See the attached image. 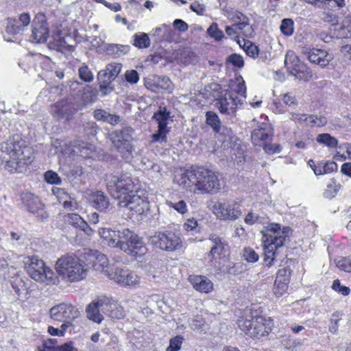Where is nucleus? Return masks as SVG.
Wrapping results in <instances>:
<instances>
[{"label":"nucleus","mask_w":351,"mask_h":351,"mask_svg":"<svg viewBox=\"0 0 351 351\" xmlns=\"http://www.w3.org/2000/svg\"><path fill=\"white\" fill-rule=\"evenodd\" d=\"M98 233L109 246L118 248L128 255L137 258L147 253V249L143 239L128 228L113 230L101 228Z\"/></svg>","instance_id":"f257e3e1"},{"label":"nucleus","mask_w":351,"mask_h":351,"mask_svg":"<svg viewBox=\"0 0 351 351\" xmlns=\"http://www.w3.org/2000/svg\"><path fill=\"white\" fill-rule=\"evenodd\" d=\"M1 149L2 160L5 162V168L11 173L30 164L33 160L32 149L26 146L18 136H13L3 143Z\"/></svg>","instance_id":"f03ea898"},{"label":"nucleus","mask_w":351,"mask_h":351,"mask_svg":"<svg viewBox=\"0 0 351 351\" xmlns=\"http://www.w3.org/2000/svg\"><path fill=\"white\" fill-rule=\"evenodd\" d=\"M55 269L64 280L75 282L85 278L88 266L76 254H69L62 256L57 260Z\"/></svg>","instance_id":"7ed1b4c3"},{"label":"nucleus","mask_w":351,"mask_h":351,"mask_svg":"<svg viewBox=\"0 0 351 351\" xmlns=\"http://www.w3.org/2000/svg\"><path fill=\"white\" fill-rule=\"evenodd\" d=\"M291 230L289 226H284L281 228L279 224L271 223L261 231L265 254L264 259L267 263V265H271L276 250L278 247L282 246L289 239Z\"/></svg>","instance_id":"20e7f679"},{"label":"nucleus","mask_w":351,"mask_h":351,"mask_svg":"<svg viewBox=\"0 0 351 351\" xmlns=\"http://www.w3.org/2000/svg\"><path fill=\"white\" fill-rule=\"evenodd\" d=\"M237 324L243 332L255 337L267 335L274 326L271 317L258 315L256 311L250 309L244 311Z\"/></svg>","instance_id":"39448f33"},{"label":"nucleus","mask_w":351,"mask_h":351,"mask_svg":"<svg viewBox=\"0 0 351 351\" xmlns=\"http://www.w3.org/2000/svg\"><path fill=\"white\" fill-rule=\"evenodd\" d=\"M110 194L116 199H126L134 193H138V180L128 174L114 176L107 184Z\"/></svg>","instance_id":"423d86ee"},{"label":"nucleus","mask_w":351,"mask_h":351,"mask_svg":"<svg viewBox=\"0 0 351 351\" xmlns=\"http://www.w3.org/2000/svg\"><path fill=\"white\" fill-rule=\"evenodd\" d=\"M208 241L210 243V250L206 258L209 265L217 270H223L229 261L230 247L228 242L216 234H211Z\"/></svg>","instance_id":"0eeeda50"},{"label":"nucleus","mask_w":351,"mask_h":351,"mask_svg":"<svg viewBox=\"0 0 351 351\" xmlns=\"http://www.w3.org/2000/svg\"><path fill=\"white\" fill-rule=\"evenodd\" d=\"M23 262L27 273L34 280L47 285L55 282L53 271L38 256H27Z\"/></svg>","instance_id":"6e6552de"},{"label":"nucleus","mask_w":351,"mask_h":351,"mask_svg":"<svg viewBox=\"0 0 351 351\" xmlns=\"http://www.w3.org/2000/svg\"><path fill=\"white\" fill-rule=\"evenodd\" d=\"M221 189L219 173L204 167H197V193H216Z\"/></svg>","instance_id":"1a4fd4ad"},{"label":"nucleus","mask_w":351,"mask_h":351,"mask_svg":"<svg viewBox=\"0 0 351 351\" xmlns=\"http://www.w3.org/2000/svg\"><path fill=\"white\" fill-rule=\"evenodd\" d=\"M149 241L155 247L167 252L179 250L183 247V240L178 231L157 232L149 237Z\"/></svg>","instance_id":"9d476101"},{"label":"nucleus","mask_w":351,"mask_h":351,"mask_svg":"<svg viewBox=\"0 0 351 351\" xmlns=\"http://www.w3.org/2000/svg\"><path fill=\"white\" fill-rule=\"evenodd\" d=\"M133 130L131 128H125L121 130L114 131L110 134V138L114 147L123 154V156L128 158L134 151L132 145Z\"/></svg>","instance_id":"9b49d317"},{"label":"nucleus","mask_w":351,"mask_h":351,"mask_svg":"<svg viewBox=\"0 0 351 351\" xmlns=\"http://www.w3.org/2000/svg\"><path fill=\"white\" fill-rule=\"evenodd\" d=\"M285 64L289 73L299 80L306 81L312 76L310 69L299 60L293 51L287 52Z\"/></svg>","instance_id":"f8f14e48"},{"label":"nucleus","mask_w":351,"mask_h":351,"mask_svg":"<svg viewBox=\"0 0 351 351\" xmlns=\"http://www.w3.org/2000/svg\"><path fill=\"white\" fill-rule=\"evenodd\" d=\"M212 210L221 220H236L241 215L240 205L234 201H217L214 203Z\"/></svg>","instance_id":"ddd939ff"},{"label":"nucleus","mask_w":351,"mask_h":351,"mask_svg":"<svg viewBox=\"0 0 351 351\" xmlns=\"http://www.w3.org/2000/svg\"><path fill=\"white\" fill-rule=\"evenodd\" d=\"M108 278L122 287L132 288L140 283L139 276L126 267L115 266Z\"/></svg>","instance_id":"4468645a"},{"label":"nucleus","mask_w":351,"mask_h":351,"mask_svg":"<svg viewBox=\"0 0 351 351\" xmlns=\"http://www.w3.org/2000/svg\"><path fill=\"white\" fill-rule=\"evenodd\" d=\"M52 319L62 322L63 327L70 326L72 321L77 317V311L71 304L61 303L53 306L49 311Z\"/></svg>","instance_id":"2eb2a0df"},{"label":"nucleus","mask_w":351,"mask_h":351,"mask_svg":"<svg viewBox=\"0 0 351 351\" xmlns=\"http://www.w3.org/2000/svg\"><path fill=\"white\" fill-rule=\"evenodd\" d=\"M121 207L127 208L133 214L138 215H145L149 210V202L145 195L134 193L126 199L121 200Z\"/></svg>","instance_id":"dca6fc26"},{"label":"nucleus","mask_w":351,"mask_h":351,"mask_svg":"<svg viewBox=\"0 0 351 351\" xmlns=\"http://www.w3.org/2000/svg\"><path fill=\"white\" fill-rule=\"evenodd\" d=\"M49 36V28L45 16L43 13L36 15L32 23V33L31 38L36 43H44Z\"/></svg>","instance_id":"f3484780"},{"label":"nucleus","mask_w":351,"mask_h":351,"mask_svg":"<svg viewBox=\"0 0 351 351\" xmlns=\"http://www.w3.org/2000/svg\"><path fill=\"white\" fill-rule=\"evenodd\" d=\"M256 127L252 132V140L254 144L259 145L261 142L270 140L273 136V128L266 117H261Z\"/></svg>","instance_id":"a211bd4d"},{"label":"nucleus","mask_w":351,"mask_h":351,"mask_svg":"<svg viewBox=\"0 0 351 351\" xmlns=\"http://www.w3.org/2000/svg\"><path fill=\"white\" fill-rule=\"evenodd\" d=\"M22 200L27 210L34 214L38 219L44 220L48 217V214L45 210L44 205L40 202L38 197L32 193H25L23 195Z\"/></svg>","instance_id":"6ab92c4d"},{"label":"nucleus","mask_w":351,"mask_h":351,"mask_svg":"<svg viewBox=\"0 0 351 351\" xmlns=\"http://www.w3.org/2000/svg\"><path fill=\"white\" fill-rule=\"evenodd\" d=\"M145 85L147 89L152 92H160L167 90L172 92L173 85L170 79L165 76L152 75L145 79Z\"/></svg>","instance_id":"aec40b11"},{"label":"nucleus","mask_w":351,"mask_h":351,"mask_svg":"<svg viewBox=\"0 0 351 351\" xmlns=\"http://www.w3.org/2000/svg\"><path fill=\"white\" fill-rule=\"evenodd\" d=\"M88 255L94 269L109 277V274L112 271L116 265H110L107 256L98 251L90 250Z\"/></svg>","instance_id":"412c9836"},{"label":"nucleus","mask_w":351,"mask_h":351,"mask_svg":"<svg viewBox=\"0 0 351 351\" xmlns=\"http://www.w3.org/2000/svg\"><path fill=\"white\" fill-rule=\"evenodd\" d=\"M303 53L311 63L319 65L322 67L326 66L333 59L331 54L322 49H306L303 51Z\"/></svg>","instance_id":"4be33fe9"},{"label":"nucleus","mask_w":351,"mask_h":351,"mask_svg":"<svg viewBox=\"0 0 351 351\" xmlns=\"http://www.w3.org/2000/svg\"><path fill=\"white\" fill-rule=\"evenodd\" d=\"M290 276L291 270L289 268H282L278 271L273 288L275 295L280 297L287 292Z\"/></svg>","instance_id":"5701e85b"},{"label":"nucleus","mask_w":351,"mask_h":351,"mask_svg":"<svg viewBox=\"0 0 351 351\" xmlns=\"http://www.w3.org/2000/svg\"><path fill=\"white\" fill-rule=\"evenodd\" d=\"M197 180V167L186 169L182 172L180 176L175 177V180L180 186L193 191L194 193L195 190H196Z\"/></svg>","instance_id":"b1692460"},{"label":"nucleus","mask_w":351,"mask_h":351,"mask_svg":"<svg viewBox=\"0 0 351 351\" xmlns=\"http://www.w3.org/2000/svg\"><path fill=\"white\" fill-rule=\"evenodd\" d=\"M242 103L238 98L232 97V95H228L226 92L217 99V106L222 114H233L235 109Z\"/></svg>","instance_id":"393cba45"},{"label":"nucleus","mask_w":351,"mask_h":351,"mask_svg":"<svg viewBox=\"0 0 351 351\" xmlns=\"http://www.w3.org/2000/svg\"><path fill=\"white\" fill-rule=\"evenodd\" d=\"M290 119L298 123H304L310 127H322L327 123V119L324 116L307 115L301 113H291Z\"/></svg>","instance_id":"a878e982"},{"label":"nucleus","mask_w":351,"mask_h":351,"mask_svg":"<svg viewBox=\"0 0 351 351\" xmlns=\"http://www.w3.org/2000/svg\"><path fill=\"white\" fill-rule=\"evenodd\" d=\"M107 305L108 299L106 298L92 302L86 309L87 317L94 322L101 323L104 317L100 312L104 311Z\"/></svg>","instance_id":"bb28decb"},{"label":"nucleus","mask_w":351,"mask_h":351,"mask_svg":"<svg viewBox=\"0 0 351 351\" xmlns=\"http://www.w3.org/2000/svg\"><path fill=\"white\" fill-rule=\"evenodd\" d=\"M73 39L71 36L65 31L57 30L52 36L51 45L58 51L68 50L71 51L73 48L72 43Z\"/></svg>","instance_id":"cd10ccee"},{"label":"nucleus","mask_w":351,"mask_h":351,"mask_svg":"<svg viewBox=\"0 0 351 351\" xmlns=\"http://www.w3.org/2000/svg\"><path fill=\"white\" fill-rule=\"evenodd\" d=\"M189 280L193 287L201 293H210L213 289V283L204 276H190Z\"/></svg>","instance_id":"c85d7f7f"},{"label":"nucleus","mask_w":351,"mask_h":351,"mask_svg":"<svg viewBox=\"0 0 351 351\" xmlns=\"http://www.w3.org/2000/svg\"><path fill=\"white\" fill-rule=\"evenodd\" d=\"M281 101H274L273 110L277 113H284L287 109V107H294L297 105L298 101L295 95L291 93H287L280 95Z\"/></svg>","instance_id":"c756f323"},{"label":"nucleus","mask_w":351,"mask_h":351,"mask_svg":"<svg viewBox=\"0 0 351 351\" xmlns=\"http://www.w3.org/2000/svg\"><path fill=\"white\" fill-rule=\"evenodd\" d=\"M122 64L117 62H112L108 64L104 70L100 71L98 73L99 80L104 77L106 82H112L121 73Z\"/></svg>","instance_id":"7c9ffc66"},{"label":"nucleus","mask_w":351,"mask_h":351,"mask_svg":"<svg viewBox=\"0 0 351 351\" xmlns=\"http://www.w3.org/2000/svg\"><path fill=\"white\" fill-rule=\"evenodd\" d=\"M230 90L226 91L228 95H232V97L238 98L243 104L245 99L246 86L242 78H237L232 81L229 85Z\"/></svg>","instance_id":"2f4dec72"},{"label":"nucleus","mask_w":351,"mask_h":351,"mask_svg":"<svg viewBox=\"0 0 351 351\" xmlns=\"http://www.w3.org/2000/svg\"><path fill=\"white\" fill-rule=\"evenodd\" d=\"M64 221L71 226L83 230L88 235H91L93 233V230L89 227L87 222L77 213H69L64 215Z\"/></svg>","instance_id":"473e14b6"},{"label":"nucleus","mask_w":351,"mask_h":351,"mask_svg":"<svg viewBox=\"0 0 351 351\" xmlns=\"http://www.w3.org/2000/svg\"><path fill=\"white\" fill-rule=\"evenodd\" d=\"M233 21L239 34H243L244 36H251L252 29L250 26L249 19L245 15L239 12Z\"/></svg>","instance_id":"72a5a7b5"},{"label":"nucleus","mask_w":351,"mask_h":351,"mask_svg":"<svg viewBox=\"0 0 351 351\" xmlns=\"http://www.w3.org/2000/svg\"><path fill=\"white\" fill-rule=\"evenodd\" d=\"M91 204L100 212H106L110 205L108 197L101 191H96L92 194Z\"/></svg>","instance_id":"f704fd0d"},{"label":"nucleus","mask_w":351,"mask_h":351,"mask_svg":"<svg viewBox=\"0 0 351 351\" xmlns=\"http://www.w3.org/2000/svg\"><path fill=\"white\" fill-rule=\"evenodd\" d=\"M24 30L23 27H21L16 19H9L5 29V34L4 35V39L8 42H12L13 40L11 36L22 34Z\"/></svg>","instance_id":"c9c22d12"},{"label":"nucleus","mask_w":351,"mask_h":351,"mask_svg":"<svg viewBox=\"0 0 351 351\" xmlns=\"http://www.w3.org/2000/svg\"><path fill=\"white\" fill-rule=\"evenodd\" d=\"M56 112L57 113L58 117L65 118L69 119V117L75 114L77 108L75 107L73 104L66 103L64 104H57L55 106Z\"/></svg>","instance_id":"e433bc0d"},{"label":"nucleus","mask_w":351,"mask_h":351,"mask_svg":"<svg viewBox=\"0 0 351 351\" xmlns=\"http://www.w3.org/2000/svg\"><path fill=\"white\" fill-rule=\"evenodd\" d=\"M153 118L157 121L158 127L168 128L167 125L171 121L170 112L165 107H160L154 114Z\"/></svg>","instance_id":"4c0bfd02"},{"label":"nucleus","mask_w":351,"mask_h":351,"mask_svg":"<svg viewBox=\"0 0 351 351\" xmlns=\"http://www.w3.org/2000/svg\"><path fill=\"white\" fill-rule=\"evenodd\" d=\"M94 117L97 121H102L113 125L117 124L119 122V116L110 114L106 110L101 109L97 110L94 112Z\"/></svg>","instance_id":"58836bf2"},{"label":"nucleus","mask_w":351,"mask_h":351,"mask_svg":"<svg viewBox=\"0 0 351 351\" xmlns=\"http://www.w3.org/2000/svg\"><path fill=\"white\" fill-rule=\"evenodd\" d=\"M72 152L74 154H79L83 158H92L94 156L95 147L92 144L83 142L78 145H75V149Z\"/></svg>","instance_id":"ea45409f"},{"label":"nucleus","mask_w":351,"mask_h":351,"mask_svg":"<svg viewBox=\"0 0 351 351\" xmlns=\"http://www.w3.org/2000/svg\"><path fill=\"white\" fill-rule=\"evenodd\" d=\"M317 142L330 149L335 148L338 145V141L335 137L328 133L319 134L316 138Z\"/></svg>","instance_id":"a19ab883"},{"label":"nucleus","mask_w":351,"mask_h":351,"mask_svg":"<svg viewBox=\"0 0 351 351\" xmlns=\"http://www.w3.org/2000/svg\"><path fill=\"white\" fill-rule=\"evenodd\" d=\"M165 205L169 209H173L178 213L184 215L188 212V206L186 202L183 199L176 200H166Z\"/></svg>","instance_id":"79ce46f5"},{"label":"nucleus","mask_w":351,"mask_h":351,"mask_svg":"<svg viewBox=\"0 0 351 351\" xmlns=\"http://www.w3.org/2000/svg\"><path fill=\"white\" fill-rule=\"evenodd\" d=\"M130 49L129 45L110 44L107 47L106 50L108 54L118 58L128 53Z\"/></svg>","instance_id":"37998d69"},{"label":"nucleus","mask_w":351,"mask_h":351,"mask_svg":"<svg viewBox=\"0 0 351 351\" xmlns=\"http://www.w3.org/2000/svg\"><path fill=\"white\" fill-rule=\"evenodd\" d=\"M150 39L147 34L139 33L134 35L133 45L136 47L138 49L147 48L150 46Z\"/></svg>","instance_id":"c03bdc74"},{"label":"nucleus","mask_w":351,"mask_h":351,"mask_svg":"<svg viewBox=\"0 0 351 351\" xmlns=\"http://www.w3.org/2000/svg\"><path fill=\"white\" fill-rule=\"evenodd\" d=\"M311 162L314 163V162L313 160H309L308 164L311 165L315 174L317 176L328 173L330 172V171H332L334 168H336L337 167L336 163L333 162L325 164L324 165L322 164H318L317 165H314L313 167L311 165Z\"/></svg>","instance_id":"a18cd8bd"},{"label":"nucleus","mask_w":351,"mask_h":351,"mask_svg":"<svg viewBox=\"0 0 351 351\" xmlns=\"http://www.w3.org/2000/svg\"><path fill=\"white\" fill-rule=\"evenodd\" d=\"M337 36L343 38H351V16L346 17L337 31Z\"/></svg>","instance_id":"49530a36"},{"label":"nucleus","mask_w":351,"mask_h":351,"mask_svg":"<svg viewBox=\"0 0 351 351\" xmlns=\"http://www.w3.org/2000/svg\"><path fill=\"white\" fill-rule=\"evenodd\" d=\"M97 93L95 89L87 86L83 91L82 99L84 104L93 102L97 99Z\"/></svg>","instance_id":"de8ad7c7"},{"label":"nucleus","mask_w":351,"mask_h":351,"mask_svg":"<svg viewBox=\"0 0 351 351\" xmlns=\"http://www.w3.org/2000/svg\"><path fill=\"white\" fill-rule=\"evenodd\" d=\"M206 123L211 126L214 131L218 132L220 128V120L216 113L213 112H207Z\"/></svg>","instance_id":"09e8293b"},{"label":"nucleus","mask_w":351,"mask_h":351,"mask_svg":"<svg viewBox=\"0 0 351 351\" xmlns=\"http://www.w3.org/2000/svg\"><path fill=\"white\" fill-rule=\"evenodd\" d=\"M207 34L216 41H220L224 36L223 32L215 23H212L207 29Z\"/></svg>","instance_id":"8fccbe9b"},{"label":"nucleus","mask_w":351,"mask_h":351,"mask_svg":"<svg viewBox=\"0 0 351 351\" xmlns=\"http://www.w3.org/2000/svg\"><path fill=\"white\" fill-rule=\"evenodd\" d=\"M336 266L341 271L351 272V255L338 258L336 261Z\"/></svg>","instance_id":"3c124183"},{"label":"nucleus","mask_w":351,"mask_h":351,"mask_svg":"<svg viewBox=\"0 0 351 351\" xmlns=\"http://www.w3.org/2000/svg\"><path fill=\"white\" fill-rule=\"evenodd\" d=\"M158 131L152 136V142L166 143L167 141V134L169 132V128L158 127Z\"/></svg>","instance_id":"603ef678"},{"label":"nucleus","mask_w":351,"mask_h":351,"mask_svg":"<svg viewBox=\"0 0 351 351\" xmlns=\"http://www.w3.org/2000/svg\"><path fill=\"white\" fill-rule=\"evenodd\" d=\"M58 346L56 339H47L43 341L40 346L38 348V351H57Z\"/></svg>","instance_id":"864d4df0"},{"label":"nucleus","mask_w":351,"mask_h":351,"mask_svg":"<svg viewBox=\"0 0 351 351\" xmlns=\"http://www.w3.org/2000/svg\"><path fill=\"white\" fill-rule=\"evenodd\" d=\"M183 341L184 338L181 335H177L171 338L166 351H179L181 349Z\"/></svg>","instance_id":"5fc2aeb1"},{"label":"nucleus","mask_w":351,"mask_h":351,"mask_svg":"<svg viewBox=\"0 0 351 351\" xmlns=\"http://www.w3.org/2000/svg\"><path fill=\"white\" fill-rule=\"evenodd\" d=\"M52 192L54 195L57 197L59 202L62 204L66 199L69 198H72L71 194L68 193L65 189L59 188V187H53L52 189Z\"/></svg>","instance_id":"6e6d98bb"},{"label":"nucleus","mask_w":351,"mask_h":351,"mask_svg":"<svg viewBox=\"0 0 351 351\" xmlns=\"http://www.w3.org/2000/svg\"><path fill=\"white\" fill-rule=\"evenodd\" d=\"M282 33L286 36H291L293 33V21L291 19H285L280 25Z\"/></svg>","instance_id":"4d7b16f0"},{"label":"nucleus","mask_w":351,"mask_h":351,"mask_svg":"<svg viewBox=\"0 0 351 351\" xmlns=\"http://www.w3.org/2000/svg\"><path fill=\"white\" fill-rule=\"evenodd\" d=\"M340 55L343 62L351 65V45H344L341 47Z\"/></svg>","instance_id":"13d9d810"},{"label":"nucleus","mask_w":351,"mask_h":351,"mask_svg":"<svg viewBox=\"0 0 351 351\" xmlns=\"http://www.w3.org/2000/svg\"><path fill=\"white\" fill-rule=\"evenodd\" d=\"M243 257L247 262L255 263L256 262L259 256L257 253L251 247H245L243 251Z\"/></svg>","instance_id":"bf43d9fd"},{"label":"nucleus","mask_w":351,"mask_h":351,"mask_svg":"<svg viewBox=\"0 0 351 351\" xmlns=\"http://www.w3.org/2000/svg\"><path fill=\"white\" fill-rule=\"evenodd\" d=\"M243 49L250 57L255 58L258 55V47L250 41H245L244 43Z\"/></svg>","instance_id":"052dcab7"},{"label":"nucleus","mask_w":351,"mask_h":351,"mask_svg":"<svg viewBox=\"0 0 351 351\" xmlns=\"http://www.w3.org/2000/svg\"><path fill=\"white\" fill-rule=\"evenodd\" d=\"M341 319V315L339 313H335L332 315L329 324V331L330 332L333 334L337 332Z\"/></svg>","instance_id":"680f3d73"},{"label":"nucleus","mask_w":351,"mask_h":351,"mask_svg":"<svg viewBox=\"0 0 351 351\" xmlns=\"http://www.w3.org/2000/svg\"><path fill=\"white\" fill-rule=\"evenodd\" d=\"M332 288L336 292L341 294L343 296H347L350 293V289L348 287H346L341 285L340 280L339 279H336L334 280Z\"/></svg>","instance_id":"e2e57ef3"},{"label":"nucleus","mask_w":351,"mask_h":351,"mask_svg":"<svg viewBox=\"0 0 351 351\" xmlns=\"http://www.w3.org/2000/svg\"><path fill=\"white\" fill-rule=\"evenodd\" d=\"M44 176L45 181L51 184H60L62 182L58 174L53 171H47Z\"/></svg>","instance_id":"0e129e2a"},{"label":"nucleus","mask_w":351,"mask_h":351,"mask_svg":"<svg viewBox=\"0 0 351 351\" xmlns=\"http://www.w3.org/2000/svg\"><path fill=\"white\" fill-rule=\"evenodd\" d=\"M79 75L81 80L84 82H91L93 80V74L89 68L84 65L79 69Z\"/></svg>","instance_id":"69168bd1"},{"label":"nucleus","mask_w":351,"mask_h":351,"mask_svg":"<svg viewBox=\"0 0 351 351\" xmlns=\"http://www.w3.org/2000/svg\"><path fill=\"white\" fill-rule=\"evenodd\" d=\"M125 79L127 82L131 84H134L138 82L139 75L136 70H128L125 73Z\"/></svg>","instance_id":"338daca9"},{"label":"nucleus","mask_w":351,"mask_h":351,"mask_svg":"<svg viewBox=\"0 0 351 351\" xmlns=\"http://www.w3.org/2000/svg\"><path fill=\"white\" fill-rule=\"evenodd\" d=\"M263 149L268 154H274L281 152L282 146L278 143H269L264 145Z\"/></svg>","instance_id":"774afa93"}]
</instances>
